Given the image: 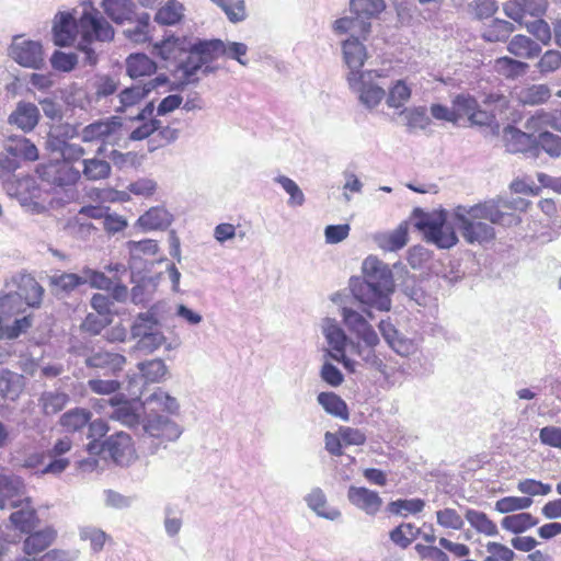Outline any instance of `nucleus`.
Segmentation results:
<instances>
[{
  "label": "nucleus",
  "instance_id": "obj_1",
  "mask_svg": "<svg viewBox=\"0 0 561 561\" xmlns=\"http://www.w3.org/2000/svg\"><path fill=\"white\" fill-rule=\"evenodd\" d=\"M225 50V44L220 39L193 43L187 36L174 35L153 45V54L167 62V67L171 68L181 84L196 82L197 71L220 57Z\"/></svg>",
  "mask_w": 561,
  "mask_h": 561
},
{
  "label": "nucleus",
  "instance_id": "obj_2",
  "mask_svg": "<svg viewBox=\"0 0 561 561\" xmlns=\"http://www.w3.org/2000/svg\"><path fill=\"white\" fill-rule=\"evenodd\" d=\"M78 35L81 37L78 48L84 51L89 62L94 65L96 56L93 49L89 47L90 44L93 41H111L114 37V30L100 11L93 7L85 9L78 21L69 12L56 14L53 25V37L56 46H71Z\"/></svg>",
  "mask_w": 561,
  "mask_h": 561
},
{
  "label": "nucleus",
  "instance_id": "obj_3",
  "mask_svg": "<svg viewBox=\"0 0 561 561\" xmlns=\"http://www.w3.org/2000/svg\"><path fill=\"white\" fill-rule=\"evenodd\" d=\"M513 207L505 201H486L470 207L455 209V225L463 239L470 243L489 242L495 238L492 225L512 226L519 222Z\"/></svg>",
  "mask_w": 561,
  "mask_h": 561
},
{
  "label": "nucleus",
  "instance_id": "obj_4",
  "mask_svg": "<svg viewBox=\"0 0 561 561\" xmlns=\"http://www.w3.org/2000/svg\"><path fill=\"white\" fill-rule=\"evenodd\" d=\"M44 293L43 286L34 277L25 276L21 279L18 295L9 294L0 298V339H16L31 328L30 316L15 318L12 323L11 319L20 312L16 307L21 299H24L27 306L37 308L43 301Z\"/></svg>",
  "mask_w": 561,
  "mask_h": 561
},
{
  "label": "nucleus",
  "instance_id": "obj_5",
  "mask_svg": "<svg viewBox=\"0 0 561 561\" xmlns=\"http://www.w3.org/2000/svg\"><path fill=\"white\" fill-rule=\"evenodd\" d=\"M366 278H354L351 282V290L354 297L362 304L388 311L391 306L389 295L393 291L391 273L379 266L376 260L364 262Z\"/></svg>",
  "mask_w": 561,
  "mask_h": 561
},
{
  "label": "nucleus",
  "instance_id": "obj_6",
  "mask_svg": "<svg viewBox=\"0 0 561 561\" xmlns=\"http://www.w3.org/2000/svg\"><path fill=\"white\" fill-rule=\"evenodd\" d=\"M343 58L350 72L346 77L347 83L351 89H355L360 80L365 77H383L381 71L369 70L362 71V68L368 57L366 47L357 37L350 36L342 43Z\"/></svg>",
  "mask_w": 561,
  "mask_h": 561
},
{
  "label": "nucleus",
  "instance_id": "obj_7",
  "mask_svg": "<svg viewBox=\"0 0 561 561\" xmlns=\"http://www.w3.org/2000/svg\"><path fill=\"white\" fill-rule=\"evenodd\" d=\"M122 122L118 117H110L93 122L81 130V140L83 142L99 144L98 153L103 154L106 146L116 145L121 139Z\"/></svg>",
  "mask_w": 561,
  "mask_h": 561
},
{
  "label": "nucleus",
  "instance_id": "obj_8",
  "mask_svg": "<svg viewBox=\"0 0 561 561\" xmlns=\"http://www.w3.org/2000/svg\"><path fill=\"white\" fill-rule=\"evenodd\" d=\"M9 56L24 68L41 69L45 64L42 43L25 39L22 35L14 37L9 47Z\"/></svg>",
  "mask_w": 561,
  "mask_h": 561
},
{
  "label": "nucleus",
  "instance_id": "obj_9",
  "mask_svg": "<svg viewBox=\"0 0 561 561\" xmlns=\"http://www.w3.org/2000/svg\"><path fill=\"white\" fill-rule=\"evenodd\" d=\"M456 123L467 119L473 126H490L495 121L494 114L480 107L476 98L470 94H458L453 100Z\"/></svg>",
  "mask_w": 561,
  "mask_h": 561
},
{
  "label": "nucleus",
  "instance_id": "obj_10",
  "mask_svg": "<svg viewBox=\"0 0 561 561\" xmlns=\"http://www.w3.org/2000/svg\"><path fill=\"white\" fill-rule=\"evenodd\" d=\"M417 228L424 233L427 241L440 249H449L458 242L454 227L445 218L426 217L417 222Z\"/></svg>",
  "mask_w": 561,
  "mask_h": 561
},
{
  "label": "nucleus",
  "instance_id": "obj_11",
  "mask_svg": "<svg viewBox=\"0 0 561 561\" xmlns=\"http://www.w3.org/2000/svg\"><path fill=\"white\" fill-rule=\"evenodd\" d=\"M38 176L54 186H68L76 184L80 179V172L68 161H49L39 164L36 169Z\"/></svg>",
  "mask_w": 561,
  "mask_h": 561
},
{
  "label": "nucleus",
  "instance_id": "obj_12",
  "mask_svg": "<svg viewBox=\"0 0 561 561\" xmlns=\"http://www.w3.org/2000/svg\"><path fill=\"white\" fill-rule=\"evenodd\" d=\"M156 324L157 321L152 314H138L130 328L133 337H140L137 344L138 350L151 353L163 344L164 336L160 332H151Z\"/></svg>",
  "mask_w": 561,
  "mask_h": 561
},
{
  "label": "nucleus",
  "instance_id": "obj_13",
  "mask_svg": "<svg viewBox=\"0 0 561 561\" xmlns=\"http://www.w3.org/2000/svg\"><path fill=\"white\" fill-rule=\"evenodd\" d=\"M102 449L118 465H128L136 458L133 439L124 432L111 435L102 443Z\"/></svg>",
  "mask_w": 561,
  "mask_h": 561
},
{
  "label": "nucleus",
  "instance_id": "obj_14",
  "mask_svg": "<svg viewBox=\"0 0 561 561\" xmlns=\"http://www.w3.org/2000/svg\"><path fill=\"white\" fill-rule=\"evenodd\" d=\"M15 195L21 205L28 207L32 211L42 213L45 210L44 191L32 176H24L15 182Z\"/></svg>",
  "mask_w": 561,
  "mask_h": 561
},
{
  "label": "nucleus",
  "instance_id": "obj_15",
  "mask_svg": "<svg viewBox=\"0 0 561 561\" xmlns=\"http://www.w3.org/2000/svg\"><path fill=\"white\" fill-rule=\"evenodd\" d=\"M503 141L506 150L511 153H530L538 157L537 138L514 126H506L503 129Z\"/></svg>",
  "mask_w": 561,
  "mask_h": 561
},
{
  "label": "nucleus",
  "instance_id": "obj_16",
  "mask_svg": "<svg viewBox=\"0 0 561 561\" xmlns=\"http://www.w3.org/2000/svg\"><path fill=\"white\" fill-rule=\"evenodd\" d=\"M58 531L53 525L41 529H34L23 540V552L25 556L34 557L46 551L57 540Z\"/></svg>",
  "mask_w": 561,
  "mask_h": 561
},
{
  "label": "nucleus",
  "instance_id": "obj_17",
  "mask_svg": "<svg viewBox=\"0 0 561 561\" xmlns=\"http://www.w3.org/2000/svg\"><path fill=\"white\" fill-rule=\"evenodd\" d=\"M548 9V0H511L504 4L505 14L523 23L526 16L541 18Z\"/></svg>",
  "mask_w": 561,
  "mask_h": 561
},
{
  "label": "nucleus",
  "instance_id": "obj_18",
  "mask_svg": "<svg viewBox=\"0 0 561 561\" xmlns=\"http://www.w3.org/2000/svg\"><path fill=\"white\" fill-rule=\"evenodd\" d=\"M347 499L354 506L368 515H376L382 506L379 494L364 486H350Z\"/></svg>",
  "mask_w": 561,
  "mask_h": 561
},
{
  "label": "nucleus",
  "instance_id": "obj_19",
  "mask_svg": "<svg viewBox=\"0 0 561 561\" xmlns=\"http://www.w3.org/2000/svg\"><path fill=\"white\" fill-rule=\"evenodd\" d=\"M125 364V356L107 351L95 352L85 358L87 367L102 369L104 375H116L123 370Z\"/></svg>",
  "mask_w": 561,
  "mask_h": 561
},
{
  "label": "nucleus",
  "instance_id": "obj_20",
  "mask_svg": "<svg viewBox=\"0 0 561 561\" xmlns=\"http://www.w3.org/2000/svg\"><path fill=\"white\" fill-rule=\"evenodd\" d=\"M167 81L168 80L165 77L159 76L148 81L147 83L135 84L124 89L119 93V110H125L127 107L139 104L152 90H154L158 85L167 83Z\"/></svg>",
  "mask_w": 561,
  "mask_h": 561
},
{
  "label": "nucleus",
  "instance_id": "obj_21",
  "mask_svg": "<svg viewBox=\"0 0 561 561\" xmlns=\"http://www.w3.org/2000/svg\"><path fill=\"white\" fill-rule=\"evenodd\" d=\"M144 428L149 436L161 442L175 440L181 434L179 426L174 422L160 415L148 417Z\"/></svg>",
  "mask_w": 561,
  "mask_h": 561
},
{
  "label": "nucleus",
  "instance_id": "obj_22",
  "mask_svg": "<svg viewBox=\"0 0 561 561\" xmlns=\"http://www.w3.org/2000/svg\"><path fill=\"white\" fill-rule=\"evenodd\" d=\"M324 334L333 353V359L343 363L344 367L353 370L352 363L345 356L346 335L344 331L334 323H330L324 329Z\"/></svg>",
  "mask_w": 561,
  "mask_h": 561
},
{
  "label": "nucleus",
  "instance_id": "obj_23",
  "mask_svg": "<svg viewBox=\"0 0 561 561\" xmlns=\"http://www.w3.org/2000/svg\"><path fill=\"white\" fill-rule=\"evenodd\" d=\"M333 28L337 34L351 33V36L357 37L360 41L367 38L370 33L371 24L369 21L358 15L345 16L337 19L334 22Z\"/></svg>",
  "mask_w": 561,
  "mask_h": 561
},
{
  "label": "nucleus",
  "instance_id": "obj_24",
  "mask_svg": "<svg viewBox=\"0 0 561 561\" xmlns=\"http://www.w3.org/2000/svg\"><path fill=\"white\" fill-rule=\"evenodd\" d=\"M92 417L90 410L84 408H73L62 413L58 420L59 426L64 432L73 434L81 432L87 427Z\"/></svg>",
  "mask_w": 561,
  "mask_h": 561
},
{
  "label": "nucleus",
  "instance_id": "obj_25",
  "mask_svg": "<svg viewBox=\"0 0 561 561\" xmlns=\"http://www.w3.org/2000/svg\"><path fill=\"white\" fill-rule=\"evenodd\" d=\"M39 112L36 105L20 103L16 110L9 116V122L24 131L32 130L38 123Z\"/></svg>",
  "mask_w": 561,
  "mask_h": 561
},
{
  "label": "nucleus",
  "instance_id": "obj_26",
  "mask_svg": "<svg viewBox=\"0 0 561 561\" xmlns=\"http://www.w3.org/2000/svg\"><path fill=\"white\" fill-rule=\"evenodd\" d=\"M172 222V215L161 206L149 208L138 219V224L145 230H162Z\"/></svg>",
  "mask_w": 561,
  "mask_h": 561
},
{
  "label": "nucleus",
  "instance_id": "obj_27",
  "mask_svg": "<svg viewBox=\"0 0 561 561\" xmlns=\"http://www.w3.org/2000/svg\"><path fill=\"white\" fill-rule=\"evenodd\" d=\"M539 523L538 518L527 512L510 514L502 518L501 526L514 535L526 533Z\"/></svg>",
  "mask_w": 561,
  "mask_h": 561
},
{
  "label": "nucleus",
  "instance_id": "obj_28",
  "mask_svg": "<svg viewBox=\"0 0 561 561\" xmlns=\"http://www.w3.org/2000/svg\"><path fill=\"white\" fill-rule=\"evenodd\" d=\"M373 78H377L373 75L370 78L365 77L359 81L357 87L353 89L358 93L360 102L369 108L377 106L385 98V90L371 82Z\"/></svg>",
  "mask_w": 561,
  "mask_h": 561
},
{
  "label": "nucleus",
  "instance_id": "obj_29",
  "mask_svg": "<svg viewBox=\"0 0 561 561\" xmlns=\"http://www.w3.org/2000/svg\"><path fill=\"white\" fill-rule=\"evenodd\" d=\"M87 279L76 273L54 274L48 279V285L56 295H68L75 289L84 285Z\"/></svg>",
  "mask_w": 561,
  "mask_h": 561
},
{
  "label": "nucleus",
  "instance_id": "obj_30",
  "mask_svg": "<svg viewBox=\"0 0 561 561\" xmlns=\"http://www.w3.org/2000/svg\"><path fill=\"white\" fill-rule=\"evenodd\" d=\"M126 70L130 78L151 76L157 70L156 62L147 55L137 53L131 54L126 59Z\"/></svg>",
  "mask_w": 561,
  "mask_h": 561
},
{
  "label": "nucleus",
  "instance_id": "obj_31",
  "mask_svg": "<svg viewBox=\"0 0 561 561\" xmlns=\"http://www.w3.org/2000/svg\"><path fill=\"white\" fill-rule=\"evenodd\" d=\"M465 518L478 534H482L488 537L499 535L495 522H493L484 512L468 508L465 513Z\"/></svg>",
  "mask_w": 561,
  "mask_h": 561
},
{
  "label": "nucleus",
  "instance_id": "obj_32",
  "mask_svg": "<svg viewBox=\"0 0 561 561\" xmlns=\"http://www.w3.org/2000/svg\"><path fill=\"white\" fill-rule=\"evenodd\" d=\"M108 402L114 407V411L111 414L113 420L119 421L126 425L138 423V414L136 413L133 402L126 400L124 396H115L111 398Z\"/></svg>",
  "mask_w": 561,
  "mask_h": 561
},
{
  "label": "nucleus",
  "instance_id": "obj_33",
  "mask_svg": "<svg viewBox=\"0 0 561 561\" xmlns=\"http://www.w3.org/2000/svg\"><path fill=\"white\" fill-rule=\"evenodd\" d=\"M507 50L516 57L531 59L540 54L541 48L526 35L517 34L510 41Z\"/></svg>",
  "mask_w": 561,
  "mask_h": 561
},
{
  "label": "nucleus",
  "instance_id": "obj_34",
  "mask_svg": "<svg viewBox=\"0 0 561 561\" xmlns=\"http://www.w3.org/2000/svg\"><path fill=\"white\" fill-rule=\"evenodd\" d=\"M23 377L21 375L3 370L0 373V399L16 400L23 390Z\"/></svg>",
  "mask_w": 561,
  "mask_h": 561
},
{
  "label": "nucleus",
  "instance_id": "obj_35",
  "mask_svg": "<svg viewBox=\"0 0 561 561\" xmlns=\"http://www.w3.org/2000/svg\"><path fill=\"white\" fill-rule=\"evenodd\" d=\"M184 5L178 0H168L158 9L154 21L160 25H175L184 18Z\"/></svg>",
  "mask_w": 561,
  "mask_h": 561
},
{
  "label": "nucleus",
  "instance_id": "obj_36",
  "mask_svg": "<svg viewBox=\"0 0 561 561\" xmlns=\"http://www.w3.org/2000/svg\"><path fill=\"white\" fill-rule=\"evenodd\" d=\"M318 402L327 413L340 417L343 421L350 419V412L345 401L334 392H321L318 396Z\"/></svg>",
  "mask_w": 561,
  "mask_h": 561
},
{
  "label": "nucleus",
  "instance_id": "obj_37",
  "mask_svg": "<svg viewBox=\"0 0 561 561\" xmlns=\"http://www.w3.org/2000/svg\"><path fill=\"white\" fill-rule=\"evenodd\" d=\"M11 525L21 534H28L39 524V517L34 508H22L11 513Z\"/></svg>",
  "mask_w": 561,
  "mask_h": 561
},
{
  "label": "nucleus",
  "instance_id": "obj_38",
  "mask_svg": "<svg viewBox=\"0 0 561 561\" xmlns=\"http://www.w3.org/2000/svg\"><path fill=\"white\" fill-rule=\"evenodd\" d=\"M68 402L69 396L60 391H47L42 393L39 398L42 412L46 416H51L59 413L64 410Z\"/></svg>",
  "mask_w": 561,
  "mask_h": 561
},
{
  "label": "nucleus",
  "instance_id": "obj_39",
  "mask_svg": "<svg viewBox=\"0 0 561 561\" xmlns=\"http://www.w3.org/2000/svg\"><path fill=\"white\" fill-rule=\"evenodd\" d=\"M514 25L505 20L494 19L485 26L481 36L490 43L504 42L514 32Z\"/></svg>",
  "mask_w": 561,
  "mask_h": 561
},
{
  "label": "nucleus",
  "instance_id": "obj_40",
  "mask_svg": "<svg viewBox=\"0 0 561 561\" xmlns=\"http://www.w3.org/2000/svg\"><path fill=\"white\" fill-rule=\"evenodd\" d=\"M10 145L7 150L13 157H21L27 161H35L38 159V150L36 146L25 137H11Z\"/></svg>",
  "mask_w": 561,
  "mask_h": 561
},
{
  "label": "nucleus",
  "instance_id": "obj_41",
  "mask_svg": "<svg viewBox=\"0 0 561 561\" xmlns=\"http://www.w3.org/2000/svg\"><path fill=\"white\" fill-rule=\"evenodd\" d=\"M386 8L383 0H351V10L355 15L369 21Z\"/></svg>",
  "mask_w": 561,
  "mask_h": 561
},
{
  "label": "nucleus",
  "instance_id": "obj_42",
  "mask_svg": "<svg viewBox=\"0 0 561 561\" xmlns=\"http://www.w3.org/2000/svg\"><path fill=\"white\" fill-rule=\"evenodd\" d=\"M551 96L550 89L546 84H533L519 92L518 99L525 105H538L545 103Z\"/></svg>",
  "mask_w": 561,
  "mask_h": 561
},
{
  "label": "nucleus",
  "instance_id": "obj_43",
  "mask_svg": "<svg viewBox=\"0 0 561 561\" xmlns=\"http://www.w3.org/2000/svg\"><path fill=\"white\" fill-rule=\"evenodd\" d=\"M420 529L410 523H402L390 531V539L399 547H409L417 537Z\"/></svg>",
  "mask_w": 561,
  "mask_h": 561
},
{
  "label": "nucleus",
  "instance_id": "obj_44",
  "mask_svg": "<svg viewBox=\"0 0 561 561\" xmlns=\"http://www.w3.org/2000/svg\"><path fill=\"white\" fill-rule=\"evenodd\" d=\"M82 173L90 181L106 179L111 173V165L105 160L85 159L83 160Z\"/></svg>",
  "mask_w": 561,
  "mask_h": 561
},
{
  "label": "nucleus",
  "instance_id": "obj_45",
  "mask_svg": "<svg viewBox=\"0 0 561 561\" xmlns=\"http://www.w3.org/2000/svg\"><path fill=\"white\" fill-rule=\"evenodd\" d=\"M217 4L232 23H238L247 18L244 0H210Z\"/></svg>",
  "mask_w": 561,
  "mask_h": 561
},
{
  "label": "nucleus",
  "instance_id": "obj_46",
  "mask_svg": "<svg viewBox=\"0 0 561 561\" xmlns=\"http://www.w3.org/2000/svg\"><path fill=\"white\" fill-rule=\"evenodd\" d=\"M530 497L524 496H505L495 502V511L501 514H508L517 511H524L533 505Z\"/></svg>",
  "mask_w": 561,
  "mask_h": 561
},
{
  "label": "nucleus",
  "instance_id": "obj_47",
  "mask_svg": "<svg viewBox=\"0 0 561 561\" xmlns=\"http://www.w3.org/2000/svg\"><path fill=\"white\" fill-rule=\"evenodd\" d=\"M127 37L136 43L144 44L151 39L150 36V16L147 13H144L139 16L136 25L133 28H128L126 31Z\"/></svg>",
  "mask_w": 561,
  "mask_h": 561
},
{
  "label": "nucleus",
  "instance_id": "obj_48",
  "mask_svg": "<svg viewBox=\"0 0 561 561\" xmlns=\"http://www.w3.org/2000/svg\"><path fill=\"white\" fill-rule=\"evenodd\" d=\"M436 522L440 527L451 530H460L465 525L461 515L450 507L438 510L436 512Z\"/></svg>",
  "mask_w": 561,
  "mask_h": 561
},
{
  "label": "nucleus",
  "instance_id": "obj_49",
  "mask_svg": "<svg viewBox=\"0 0 561 561\" xmlns=\"http://www.w3.org/2000/svg\"><path fill=\"white\" fill-rule=\"evenodd\" d=\"M306 500L309 507L320 516L333 519L339 514L329 511L325 495L320 489L312 490Z\"/></svg>",
  "mask_w": 561,
  "mask_h": 561
},
{
  "label": "nucleus",
  "instance_id": "obj_50",
  "mask_svg": "<svg viewBox=\"0 0 561 561\" xmlns=\"http://www.w3.org/2000/svg\"><path fill=\"white\" fill-rule=\"evenodd\" d=\"M495 68L506 77H517L526 72L528 65L511 57H500L495 60Z\"/></svg>",
  "mask_w": 561,
  "mask_h": 561
},
{
  "label": "nucleus",
  "instance_id": "obj_51",
  "mask_svg": "<svg viewBox=\"0 0 561 561\" xmlns=\"http://www.w3.org/2000/svg\"><path fill=\"white\" fill-rule=\"evenodd\" d=\"M410 98L411 89L404 81L398 80L389 91L387 104L390 107L398 108L408 102Z\"/></svg>",
  "mask_w": 561,
  "mask_h": 561
},
{
  "label": "nucleus",
  "instance_id": "obj_52",
  "mask_svg": "<svg viewBox=\"0 0 561 561\" xmlns=\"http://www.w3.org/2000/svg\"><path fill=\"white\" fill-rule=\"evenodd\" d=\"M142 376L151 382L160 381L167 374V366L162 359H152L139 365Z\"/></svg>",
  "mask_w": 561,
  "mask_h": 561
},
{
  "label": "nucleus",
  "instance_id": "obj_53",
  "mask_svg": "<svg viewBox=\"0 0 561 561\" xmlns=\"http://www.w3.org/2000/svg\"><path fill=\"white\" fill-rule=\"evenodd\" d=\"M537 144L538 153L540 152V149H542L551 157H559L561 154V137L558 135L549 131L540 133L537 138Z\"/></svg>",
  "mask_w": 561,
  "mask_h": 561
},
{
  "label": "nucleus",
  "instance_id": "obj_54",
  "mask_svg": "<svg viewBox=\"0 0 561 561\" xmlns=\"http://www.w3.org/2000/svg\"><path fill=\"white\" fill-rule=\"evenodd\" d=\"M517 490L531 499V496L548 495L551 492V485L535 479H524L517 483Z\"/></svg>",
  "mask_w": 561,
  "mask_h": 561
},
{
  "label": "nucleus",
  "instance_id": "obj_55",
  "mask_svg": "<svg viewBox=\"0 0 561 561\" xmlns=\"http://www.w3.org/2000/svg\"><path fill=\"white\" fill-rule=\"evenodd\" d=\"M536 67L541 75L557 71L561 67V53L556 49L545 51Z\"/></svg>",
  "mask_w": 561,
  "mask_h": 561
},
{
  "label": "nucleus",
  "instance_id": "obj_56",
  "mask_svg": "<svg viewBox=\"0 0 561 561\" xmlns=\"http://www.w3.org/2000/svg\"><path fill=\"white\" fill-rule=\"evenodd\" d=\"M103 8L106 14L117 23L126 20L129 12L128 0H104Z\"/></svg>",
  "mask_w": 561,
  "mask_h": 561
},
{
  "label": "nucleus",
  "instance_id": "obj_57",
  "mask_svg": "<svg viewBox=\"0 0 561 561\" xmlns=\"http://www.w3.org/2000/svg\"><path fill=\"white\" fill-rule=\"evenodd\" d=\"M403 114L407 121V126L410 129H424L431 123L426 110L423 107L405 110Z\"/></svg>",
  "mask_w": 561,
  "mask_h": 561
},
{
  "label": "nucleus",
  "instance_id": "obj_58",
  "mask_svg": "<svg viewBox=\"0 0 561 561\" xmlns=\"http://www.w3.org/2000/svg\"><path fill=\"white\" fill-rule=\"evenodd\" d=\"M80 537L82 540L89 541L91 549L94 552H99L103 549L107 536L106 534L94 527H84L80 530Z\"/></svg>",
  "mask_w": 561,
  "mask_h": 561
},
{
  "label": "nucleus",
  "instance_id": "obj_59",
  "mask_svg": "<svg viewBox=\"0 0 561 561\" xmlns=\"http://www.w3.org/2000/svg\"><path fill=\"white\" fill-rule=\"evenodd\" d=\"M50 62L54 69L68 72L75 69L78 64V58L73 53L68 54L56 50L50 58Z\"/></svg>",
  "mask_w": 561,
  "mask_h": 561
},
{
  "label": "nucleus",
  "instance_id": "obj_60",
  "mask_svg": "<svg viewBox=\"0 0 561 561\" xmlns=\"http://www.w3.org/2000/svg\"><path fill=\"white\" fill-rule=\"evenodd\" d=\"M525 26L543 45L550 43L552 34L549 24L545 20L538 18L533 22L526 23Z\"/></svg>",
  "mask_w": 561,
  "mask_h": 561
},
{
  "label": "nucleus",
  "instance_id": "obj_61",
  "mask_svg": "<svg viewBox=\"0 0 561 561\" xmlns=\"http://www.w3.org/2000/svg\"><path fill=\"white\" fill-rule=\"evenodd\" d=\"M425 507L422 499L397 500L390 503V508L397 514H417Z\"/></svg>",
  "mask_w": 561,
  "mask_h": 561
},
{
  "label": "nucleus",
  "instance_id": "obj_62",
  "mask_svg": "<svg viewBox=\"0 0 561 561\" xmlns=\"http://www.w3.org/2000/svg\"><path fill=\"white\" fill-rule=\"evenodd\" d=\"M276 182H278L282 185V187L289 194V203L291 205L300 206L304 204V193L301 192V190L299 188L295 181L285 175H279L276 178Z\"/></svg>",
  "mask_w": 561,
  "mask_h": 561
},
{
  "label": "nucleus",
  "instance_id": "obj_63",
  "mask_svg": "<svg viewBox=\"0 0 561 561\" xmlns=\"http://www.w3.org/2000/svg\"><path fill=\"white\" fill-rule=\"evenodd\" d=\"M111 323L108 316L89 313L82 322V329L91 334H99Z\"/></svg>",
  "mask_w": 561,
  "mask_h": 561
},
{
  "label": "nucleus",
  "instance_id": "obj_64",
  "mask_svg": "<svg viewBox=\"0 0 561 561\" xmlns=\"http://www.w3.org/2000/svg\"><path fill=\"white\" fill-rule=\"evenodd\" d=\"M485 548L489 553L488 557L499 561H514L516 557L513 549L501 542L489 541Z\"/></svg>",
  "mask_w": 561,
  "mask_h": 561
}]
</instances>
